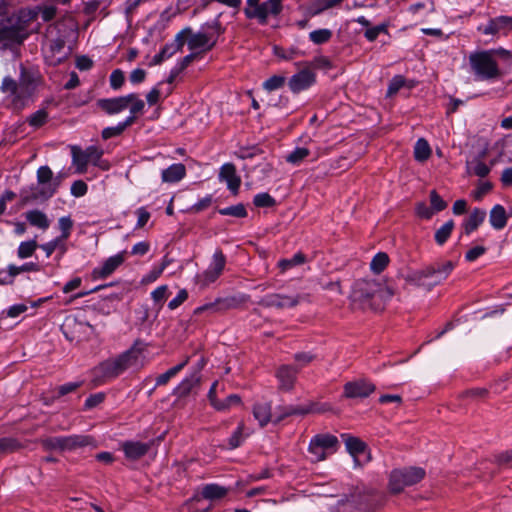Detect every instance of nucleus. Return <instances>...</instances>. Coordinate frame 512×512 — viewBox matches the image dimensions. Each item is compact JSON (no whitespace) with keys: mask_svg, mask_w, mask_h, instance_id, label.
<instances>
[{"mask_svg":"<svg viewBox=\"0 0 512 512\" xmlns=\"http://www.w3.org/2000/svg\"><path fill=\"white\" fill-rule=\"evenodd\" d=\"M455 265L452 261H444L412 271L405 275L407 283L430 290L435 285L444 281L452 272Z\"/></svg>","mask_w":512,"mask_h":512,"instance_id":"1","label":"nucleus"},{"mask_svg":"<svg viewBox=\"0 0 512 512\" xmlns=\"http://www.w3.org/2000/svg\"><path fill=\"white\" fill-rule=\"evenodd\" d=\"M141 358L142 349L134 345L118 357L102 362L98 370L105 378H115L128 368L141 366Z\"/></svg>","mask_w":512,"mask_h":512,"instance_id":"2","label":"nucleus"},{"mask_svg":"<svg viewBox=\"0 0 512 512\" xmlns=\"http://www.w3.org/2000/svg\"><path fill=\"white\" fill-rule=\"evenodd\" d=\"M223 31L220 21L215 19L211 23L203 25L202 30L197 33H192L190 29V33L184 34V39L188 37L187 45L190 50L209 51L215 46L218 36Z\"/></svg>","mask_w":512,"mask_h":512,"instance_id":"3","label":"nucleus"},{"mask_svg":"<svg viewBox=\"0 0 512 512\" xmlns=\"http://www.w3.org/2000/svg\"><path fill=\"white\" fill-rule=\"evenodd\" d=\"M283 10L282 0H246L244 14L248 19H256L259 24L265 25L269 17H278Z\"/></svg>","mask_w":512,"mask_h":512,"instance_id":"4","label":"nucleus"},{"mask_svg":"<svg viewBox=\"0 0 512 512\" xmlns=\"http://www.w3.org/2000/svg\"><path fill=\"white\" fill-rule=\"evenodd\" d=\"M339 448L338 438L329 433L316 434L311 438L308 452L312 462H320L326 460L330 455L334 454Z\"/></svg>","mask_w":512,"mask_h":512,"instance_id":"5","label":"nucleus"},{"mask_svg":"<svg viewBox=\"0 0 512 512\" xmlns=\"http://www.w3.org/2000/svg\"><path fill=\"white\" fill-rule=\"evenodd\" d=\"M469 61L473 72L480 80L495 79L500 75L497 62L492 51H483L471 54Z\"/></svg>","mask_w":512,"mask_h":512,"instance_id":"6","label":"nucleus"},{"mask_svg":"<svg viewBox=\"0 0 512 512\" xmlns=\"http://www.w3.org/2000/svg\"><path fill=\"white\" fill-rule=\"evenodd\" d=\"M42 445L48 450L74 451L89 445H94L93 437L89 435H69L48 437L42 440Z\"/></svg>","mask_w":512,"mask_h":512,"instance_id":"7","label":"nucleus"},{"mask_svg":"<svg viewBox=\"0 0 512 512\" xmlns=\"http://www.w3.org/2000/svg\"><path fill=\"white\" fill-rule=\"evenodd\" d=\"M425 476V470L420 467L395 469L390 474L389 488L392 493H400L406 486L420 482Z\"/></svg>","mask_w":512,"mask_h":512,"instance_id":"8","label":"nucleus"},{"mask_svg":"<svg viewBox=\"0 0 512 512\" xmlns=\"http://www.w3.org/2000/svg\"><path fill=\"white\" fill-rule=\"evenodd\" d=\"M27 33L19 18L7 17L0 22V43L4 48L21 44Z\"/></svg>","mask_w":512,"mask_h":512,"instance_id":"9","label":"nucleus"},{"mask_svg":"<svg viewBox=\"0 0 512 512\" xmlns=\"http://www.w3.org/2000/svg\"><path fill=\"white\" fill-rule=\"evenodd\" d=\"M226 264V257L221 250H216L208 268L195 277L196 283L201 287H207L214 283L222 274Z\"/></svg>","mask_w":512,"mask_h":512,"instance_id":"10","label":"nucleus"},{"mask_svg":"<svg viewBox=\"0 0 512 512\" xmlns=\"http://www.w3.org/2000/svg\"><path fill=\"white\" fill-rule=\"evenodd\" d=\"M59 187V179L55 182L38 183L27 190H22L21 197L23 203H34L37 201H46L50 199Z\"/></svg>","mask_w":512,"mask_h":512,"instance_id":"11","label":"nucleus"},{"mask_svg":"<svg viewBox=\"0 0 512 512\" xmlns=\"http://www.w3.org/2000/svg\"><path fill=\"white\" fill-rule=\"evenodd\" d=\"M345 446L349 454L353 457L355 467L361 466L370 460L367 445L357 437L342 434Z\"/></svg>","mask_w":512,"mask_h":512,"instance_id":"12","label":"nucleus"},{"mask_svg":"<svg viewBox=\"0 0 512 512\" xmlns=\"http://www.w3.org/2000/svg\"><path fill=\"white\" fill-rule=\"evenodd\" d=\"M304 299L301 295L268 294L264 296L259 304L264 307L292 308L297 306Z\"/></svg>","mask_w":512,"mask_h":512,"instance_id":"13","label":"nucleus"},{"mask_svg":"<svg viewBox=\"0 0 512 512\" xmlns=\"http://www.w3.org/2000/svg\"><path fill=\"white\" fill-rule=\"evenodd\" d=\"M316 81V74L306 67L294 74L288 81V86L293 93H299L311 87Z\"/></svg>","mask_w":512,"mask_h":512,"instance_id":"14","label":"nucleus"},{"mask_svg":"<svg viewBox=\"0 0 512 512\" xmlns=\"http://www.w3.org/2000/svg\"><path fill=\"white\" fill-rule=\"evenodd\" d=\"M125 252L118 253L106 259L102 265L92 271L93 279H105L110 276L125 260Z\"/></svg>","mask_w":512,"mask_h":512,"instance_id":"15","label":"nucleus"},{"mask_svg":"<svg viewBox=\"0 0 512 512\" xmlns=\"http://www.w3.org/2000/svg\"><path fill=\"white\" fill-rule=\"evenodd\" d=\"M375 390L374 384L366 380L347 382L344 385V395L347 398H364Z\"/></svg>","mask_w":512,"mask_h":512,"instance_id":"16","label":"nucleus"},{"mask_svg":"<svg viewBox=\"0 0 512 512\" xmlns=\"http://www.w3.org/2000/svg\"><path fill=\"white\" fill-rule=\"evenodd\" d=\"M219 180L224 181L227 184L228 189L233 193L237 194L241 185V179L237 175L236 167L232 163H225L221 166L219 171Z\"/></svg>","mask_w":512,"mask_h":512,"instance_id":"17","label":"nucleus"},{"mask_svg":"<svg viewBox=\"0 0 512 512\" xmlns=\"http://www.w3.org/2000/svg\"><path fill=\"white\" fill-rule=\"evenodd\" d=\"M377 290L374 281L359 280L354 284L351 297L355 301H365L373 297Z\"/></svg>","mask_w":512,"mask_h":512,"instance_id":"18","label":"nucleus"},{"mask_svg":"<svg viewBox=\"0 0 512 512\" xmlns=\"http://www.w3.org/2000/svg\"><path fill=\"white\" fill-rule=\"evenodd\" d=\"M298 370L290 365H282L276 373L281 390L289 391L293 388Z\"/></svg>","mask_w":512,"mask_h":512,"instance_id":"19","label":"nucleus"},{"mask_svg":"<svg viewBox=\"0 0 512 512\" xmlns=\"http://www.w3.org/2000/svg\"><path fill=\"white\" fill-rule=\"evenodd\" d=\"M97 106L108 115L118 114L126 109V95L115 98H104L97 101Z\"/></svg>","mask_w":512,"mask_h":512,"instance_id":"20","label":"nucleus"},{"mask_svg":"<svg viewBox=\"0 0 512 512\" xmlns=\"http://www.w3.org/2000/svg\"><path fill=\"white\" fill-rule=\"evenodd\" d=\"M509 31H512V17L509 16H499L493 18L483 28V33L487 35L496 33L506 34Z\"/></svg>","mask_w":512,"mask_h":512,"instance_id":"21","label":"nucleus"},{"mask_svg":"<svg viewBox=\"0 0 512 512\" xmlns=\"http://www.w3.org/2000/svg\"><path fill=\"white\" fill-rule=\"evenodd\" d=\"M355 21L366 28L364 37L369 42L375 41L381 33L388 34L389 24L386 22L372 27L371 22L364 16H359Z\"/></svg>","mask_w":512,"mask_h":512,"instance_id":"22","label":"nucleus"},{"mask_svg":"<svg viewBox=\"0 0 512 512\" xmlns=\"http://www.w3.org/2000/svg\"><path fill=\"white\" fill-rule=\"evenodd\" d=\"M57 12V8L53 5H44V6H38L34 9H29L27 13L24 11L23 17L27 18V20H34L38 17V15L41 16L43 21H50L52 20Z\"/></svg>","mask_w":512,"mask_h":512,"instance_id":"23","label":"nucleus"},{"mask_svg":"<svg viewBox=\"0 0 512 512\" xmlns=\"http://www.w3.org/2000/svg\"><path fill=\"white\" fill-rule=\"evenodd\" d=\"M486 212L480 208H474L463 223L464 233L469 235L475 231L485 220Z\"/></svg>","mask_w":512,"mask_h":512,"instance_id":"24","label":"nucleus"},{"mask_svg":"<svg viewBox=\"0 0 512 512\" xmlns=\"http://www.w3.org/2000/svg\"><path fill=\"white\" fill-rule=\"evenodd\" d=\"M190 33V28L183 29L180 33H178L173 40V42L166 44L160 51V53L163 55L164 59H169L172 57L175 53L178 51H181L184 44V34Z\"/></svg>","mask_w":512,"mask_h":512,"instance_id":"25","label":"nucleus"},{"mask_svg":"<svg viewBox=\"0 0 512 512\" xmlns=\"http://www.w3.org/2000/svg\"><path fill=\"white\" fill-rule=\"evenodd\" d=\"M186 175V168L181 163H175L162 171V181L175 183L182 180Z\"/></svg>","mask_w":512,"mask_h":512,"instance_id":"26","label":"nucleus"},{"mask_svg":"<svg viewBox=\"0 0 512 512\" xmlns=\"http://www.w3.org/2000/svg\"><path fill=\"white\" fill-rule=\"evenodd\" d=\"M230 491V488L221 486L216 483L206 484L203 486L201 490V496L204 499L207 500H219L224 498L228 492Z\"/></svg>","mask_w":512,"mask_h":512,"instance_id":"27","label":"nucleus"},{"mask_svg":"<svg viewBox=\"0 0 512 512\" xmlns=\"http://www.w3.org/2000/svg\"><path fill=\"white\" fill-rule=\"evenodd\" d=\"M150 448L149 444L128 441L123 444V451L127 458L138 459L144 456Z\"/></svg>","mask_w":512,"mask_h":512,"instance_id":"28","label":"nucleus"},{"mask_svg":"<svg viewBox=\"0 0 512 512\" xmlns=\"http://www.w3.org/2000/svg\"><path fill=\"white\" fill-rule=\"evenodd\" d=\"M253 416L261 427L266 426L271 420V404L268 402L256 403L253 407Z\"/></svg>","mask_w":512,"mask_h":512,"instance_id":"29","label":"nucleus"},{"mask_svg":"<svg viewBox=\"0 0 512 512\" xmlns=\"http://www.w3.org/2000/svg\"><path fill=\"white\" fill-rule=\"evenodd\" d=\"M489 221L494 229H503L507 223V215L504 207L495 205L490 211Z\"/></svg>","mask_w":512,"mask_h":512,"instance_id":"30","label":"nucleus"},{"mask_svg":"<svg viewBox=\"0 0 512 512\" xmlns=\"http://www.w3.org/2000/svg\"><path fill=\"white\" fill-rule=\"evenodd\" d=\"M128 107L130 109V115L128 117H133L134 123L137 115L143 112L145 103L137 94L131 93L126 95V109Z\"/></svg>","mask_w":512,"mask_h":512,"instance_id":"31","label":"nucleus"},{"mask_svg":"<svg viewBox=\"0 0 512 512\" xmlns=\"http://www.w3.org/2000/svg\"><path fill=\"white\" fill-rule=\"evenodd\" d=\"M25 217L32 226L43 230H46L50 225L47 216L40 210L28 211L26 212Z\"/></svg>","mask_w":512,"mask_h":512,"instance_id":"32","label":"nucleus"},{"mask_svg":"<svg viewBox=\"0 0 512 512\" xmlns=\"http://www.w3.org/2000/svg\"><path fill=\"white\" fill-rule=\"evenodd\" d=\"M133 124V117H127L123 122L118 123L116 126L106 127L102 130V138L107 140L112 137L119 136L123 131Z\"/></svg>","mask_w":512,"mask_h":512,"instance_id":"33","label":"nucleus"},{"mask_svg":"<svg viewBox=\"0 0 512 512\" xmlns=\"http://www.w3.org/2000/svg\"><path fill=\"white\" fill-rule=\"evenodd\" d=\"M196 53H191L184 58H182L170 71V74L167 78V83L171 85L177 76L184 70L186 67L196 58Z\"/></svg>","mask_w":512,"mask_h":512,"instance_id":"34","label":"nucleus"},{"mask_svg":"<svg viewBox=\"0 0 512 512\" xmlns=\"http://www.w3.org/2000/svg\"><path fill=\"white\" fill-rule=\"evenodd\" d=\"M189 358L187 357L182 363L168 369L165 373L159 375L156 378V386H162L169 382L171 378L176 376L188 363Z\"/></svg>","mask_w":512,"mask_h":512,"instance_id":"35","label":"nucleus"},{"mask_svg":"<svg viewBox=\"0 0 512 512\" xmlns=\"http://www.w3.org/2000/svg\"><path fill=\"white\" fill-rule=\"evenodd\" d=\"M431 155V148L429 143L424 139L420 138L417 140L414 147V157L416 160L423 162L427 160Z\"/></svg>","mask_w":512,"mask_h":512,"instance_id":"36","label":"nucleus"},{"mask_svg":"<svg viewBox=\"0 0 512 512\" xmlns=\"http://www.w3.org/2000/svg\"><path fill=\"white\" fill-rule=\"evenodd\" d=\"M305 262L306 256L302 252H297L291 258L280 260L278 266L282 272H285L295 266L302 265Z\"/></svg>","mask_w":512,"mask_h":512,"instance_id":"37","label":"nucleus"},{"mask_svg":"<svg viewBox=\"0 0 512 512\" xmlns=\"http://www.w3.org/2000/svg\"><path fill=\"white\" fill-rule=\"evenodd\" d=\"M342 1L343 0H316L310 6V14L312 16L318 15L329 8L337 6Z\"/></svg>","mask_w":512,"mask_h":512,"instance_id":"38","label":"nucleus"},{"mask_svg":"<svg viewBox=\"0 0 512 512\" xmlns=\"http://www.w3.org/2000/svg\"><path fill=\"white\" fill-rule=\"evenodd\" d=\"M454 225V221L449 220L436 230L435 241L438 245H443L447 241L454 229Z\"/></svg>","mask_w":512,"mask_h":512,"instance_id":"39","label":"nucleus"},{"mask_svg":"<svg viewBox=\"0 0 512 512\" xmlns=\"http://www.w3.org/2000/svg\"><path fill=\"white\" fill-rule=\"evenodd\" d=\"M388 263V255L384 252H379L373 257L370 263V268L374 273L379 274L386 268Z\"/></svg>","mask_w":512,"mask_h":512,"instance_id":"40","label":"nucleus"},{"mask_svg":"<svg viewBox=\"0 0 512 512\" xmlns=\"http://www.w3.org/2000/svg\"><path fill=\"white\" fill-rule=\"evenodd\" d=\"M37 248H38V244H37L36 240H29V241L21 242L17 249V256L20 259H26L28 257H31Z\"/></svg>","mask_w":512,"mask_h":512,"instance_id":"41","label":"nucleus"},{"mask_svg":"<svg viewBox=\"0 0 512 512\" xmlns=\"http://www.w3.org/2000/svg\"><path fill=\"white\" fill-rule=\"evenodd\" d=\"M199 378L197 375H192L185 378L175 389L178 396H185L189 394L191 389L198 383Z\"/></svg>","mask_w":512,"mask_h":512,"instance_id":"42","label":"nucleus"},{"mask_svg":"<svg viewBox=\"0 0 512 512\" xmlns=\"http://www.w3.org/2000/svg\"><path fill=\"white\" fill-rule=\"evenodd\" d=\"M467 170L469 173H473L474 175L483 178L490 173L491 168L484 162L475 160L467 165Z\"/></svg>","mask_w":512,"mask_h":512,"instance_id":"43","label":"nucleus"},{"mask_svg":"<svg viewBox=\"0 0 512 512\" xmlns=\"http://www.w3.org/2000/svg\"><path fill=\"white\" fill-rule=\"evenodd\" d=\"M20 447V443L15 438L5 437L0 439V455L12 453Z\"/></svg>","mask_w":512,"mask_h":512,"instance_id":"44","label":"nucleus"},{"mask_svg":"<svg viewBox=\"0 0 512 512\" xmlns=\"http://www.w3.org/2000/svg\"><path fill=\"white\" fill-rule=\"evenodd\" d=\"M310 151L304 147H298L286 156V161L293 165H299L308 155Z\"/></svg>","mask_w":512,"mask_h":512,"instance_id":"45","label":"nucleus"},{"mask_svg":"<svg viewBox=\"0 0 512 512\" xmlns=\"http://www.w3.org/2000/svg\"><path fill=\"white\" fill-rule=\"evenodd\" d=\"M332 37V31L329 29H318L310 32L309 39L314 44H323L328 42Z\"/></svg>","mask_w":512,"mask_h":512,"instance_id":"46","label":"nucleus"},{"mask_svg":"<svg viewBox=\"0 0 512 512\" xmlns=\"http://www.w3.org/2000/svg\"><path fill=\"white\" fill-rule=\"evenodd\" d=\"M39 270H40L39 265L36 263H33V262L25 263L21 266H15V265L8 266V273H9L10 277H12V278L22 272H29V271L37 272Z\"/></svg>","mask_w":512,"mask_h":512,"instance_id":"47","label":"nucleus"},{"mask_svg":"<svg viewBox=\"0 0 512 512\" xmlns=\"http://www.w3.org/2000/svg\"><path fill=\"white\" fill-rule=\"evenodd\" d=\"M219 213L224 216H233L237 218H243L247 216V211L243 204H237L219 209Z\"/></svg>","mask_w":512,"mask_h":512,"instance_id":"48","label":"nucleus"},{"mask_svg":"<svg viewBox=\"0 0 512 512\" xmlns=\"http://www.w3.org/2000/svg\"><path fill=\"white\" fill-rule=\"evenodd\" d=\"M72 157L73 164L77 167V172L80 174L84 173L86 171L87 164L89 163L85 152L73 149Z\"/></svg>","mask_w":512,"mask_h":512,"instance_id":"49","label":"nucleus"},{"mask_svg":"<svg viewBox=\"0 0 512 512\" xmlns=\"http://www.w3.org/2000/svg\"><path fill=\"white\" fill-rule=\"evenodd\" d=\"M84 152H85L89 162L93 163L96 166L101 167L102 169H107L108 168L107 165L103 166V165H101L99 163L100 160H101V157L103 155V151L102 150L98 149L95 146H90Z\"/></svg>","mask_w":512,"mask_h":512,"instance_id":"50","label":"nucleus"},{"mask_svg":"<svg viewBox=\"0 0 512 512\" xmlns=\"http://www.w3.org/2000/svg\"><path fill=\"white\" fill-rule=\"evenodd\" d=\"M274 54L281 59L292 60L297 56L303 55V52H301L300 50H298L297 48H294V47L289 48V49H284V48L275 46Z\"/></svg>","mask_w":512,"mask_h":512,"instance_id":"51","label":"nucleus"},{"mask_svg":"<svg viewBox=\"0 0 512 512\" xmlns=\"http://www.w3.org/2000/svg\"><path fill=\"white\" fill-rule=\"evenodd\" d=\"M253 204L256 207H273L276 204V200L268 193H259L254 196Z\"/></svg>","mask_w":512,"mask_h":512,"instance_id":"52","label":"nucleus"},{"mask_svg":"<svg viewBox=\"0 0 512 512\" xmlns=\"http://www.w3.org/2000/svg\"><path fill=\"white\" fill-rule=\"evenodd\" d=\"M47 119L48 113L41 109L29 116L28 123L34 128H39L46 123Z\"/></svg>","mask_w":512,"mask_h":512,"instance_id":"53","label":"nucleus"},{"mask_svg":"<svg viewBox=\"0 0 512 512\" xmlns=\"http://www.w3.org/2000/svg\"><path fill=\"white\" fill-rule=\"evenodd\" d=\"M167 296H168V286L167 285H161V286L157 287L151 293V297H152L153 301L155 302V304L159 305V308L162 307Z\"/></svg>","mask_w":512,"mask_h":512,"instance_id":"54","label":"nucleus"},{"mask_svg":"<svg viewBox=\"0 0 512 512\" xmlns=\"http://www.w3.org/2000/svg\"><path fill=\"white\" fill-rule=\"evenodd\" d=\"M285 83V77L273 75L263 83L264 89L267 91H274L281 88Z\"/></svg>","mask_w":512,"mask_h":512,"instance_id":"55","label":"nucleus"},{"mask_svg":"<svg viewBox=\"0 0 512 512\" xmlns=\"http://www.w3.org/2000/svg\"><path fill=\"white\" fill-rule=\"evenodd\" d=\"M431 209L434 212H440L447 207V203L440 197V195L432 190L430 192Z\"/></svg>","mask_w":512,"mask_h":512,"instance_id":"56","label":"nucleus"},{"mask_svg":"<svg viewBox=\"0 0 512 512\" xmlns=\"http://www.w3.org/2000/svg\"><path fill=\"white\" fill-rule=\"evenodd\" d=\"M243 431H244V424L241 423V424H239L236 431L229 438V446L231 449H235L242 444V442L244 440Z\"/></svg>","mask_w":512,"mask_h":512,"instance_id":"57","label":"nucleus"},{"mask_svg":"<svg viewBox=\"0 0 512 512\" xmlns=\"http://www.w3.org/2000/svg\"><path fill=\"white\" fill-rule=\"evenodd\" d=\"M52 170L48 166H41L37 170V182H55Z\"/></svg>","mask_w":512,"mask_h":512,"instance_id":"58","label":"nucleus"},{"mask_svg":"<svg viewBox=\"0 0 512 512\" xmlns=\"http://www.w3.org/2000/svg\"><path fill=\"white\" fill-rule=\"evenodd\" d=\"M405 84L404 77L397 75L392 78V80L389 83L387 95L392 96L396 94Z\"/></svg>","mask_w":512,"mask_h":512,"instance_id":"59","label":"nucleus"},{"mask_svg":"<svg viewBox=\"0 0 512 512\" xmlns=\"http://www.w3.org/2000/svg\"><path fill=\"white\" fill-rule=\"evenodd\" d=\"M105 399V394L104 393H96V394H92L90 395L85 403H84V409L85 410H90V409H93L95 407H97L99 404H101Z\"/></svg>","mask_w":512,"mask_h":512,"instance_id":"60","label":"nucleus"},{"mask_svg":"<svg viewBox=\"0 0 512 512\" xmlns=\"http://www.w3.org/2000/svg\"><path fill=\"white\" fill-rule=\"evenodd\" d=\"M306 67L312 68H331L330 60L325 56H318L313 59L311 62L305 63Z\"/></svg>","mask_w":512,"mask_h":512,"instance_id":"61","label":"nucleus"},{"mask_svg":"<svg viewBox=\"0 0 512 512\" xmlns=\"http://www.w3.org/2000/svg\"><path fill=\"white\" fill-rule=\"evenodd\" d=\"M124 80V73L121 70L116 69L110 75V86L117 90L123 85Z\"/></svg>","mask_w":512,"mask_h":512,"instance_id":"62","label":"nucleus"},{"mask_svg":"<svg viewBox=\"0 0 512 512\" xmlns=\"http://www.w3.org/2000/svg\"><path fill=\"white\" fill-rule=\"evenodd\" d=\"M88 186L82 180L74 181L71 185V194L75 197H82L87 193Z\"/></svg>","mask_w":512,"mask_h":512,"instance_id":"63","label":"nucleus"},{"mask_svg":"<svg viewBox=\"0 0 512 512\" xmlns=\"http://www.w3.org/2000/svg\"><path fill=\"white\" fill-rule=\"evenodd\" d=\"M58 225H59V228L60 230L62 231V236L63 238H68L70 236V231L72 229V226H73V222L71 220L70 217H61L59 220H58Z\"/></svg>","mask_w":512,"mask_h":512,"instance_id":"64","label":"nucleus"}]
</instances>
